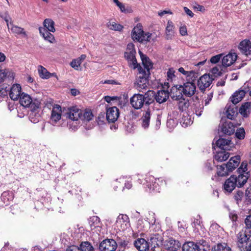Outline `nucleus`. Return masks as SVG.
Here are the masks:
<instances>
[{
  "instance_id": "nucleus-1",
  "label": "nucleus",
  "mask_w": 251,
  "mask_h": 251,
  "mask_svg": "<svg viewBox=\"0 0 251 251\" xmlns=\"http://www.w3.org/2000/svg\"><path fill=\"white\" fill-rule=\"evenodd\" d=\"M134 68H137L139 71L138 76L135 84L139 91L147 87L148 78L150 75V70L152 68L153 64H133Z\"/></svg>"
},
{
  "instance_id": "nucleus-2",
  "label": "nucleus",
  "mask_w": 251,
  "mask_h": 251,
  "mask_svg": "<svg viewBox=\"0 0 251 251\" xmlns=\"http://www.w3.org/2000/svg\"><path fill=\"white\" fill-rule=\"evenodd\" d=\"M54 22L51 19H46L43 22L44 27H39V30L41 36L45 40L50 43H55L54 36L50 32H54L55 28Z\"/></svg>"
},
{
  "instance_id": "nucleus-3",
  "label": "nucleus",
  "mask_w": 251,
  "mask_h": 251,
  "mask_svg": "<svg viewBox=\"0 0 251 251\" xmlns=\"http://www.w3.org/2000/svg\"><path fill=\"white\" fill-rule=\"evenodd\" d=\"M152 34L150 32H145L142 28V25L138 23L133 28L131 31V38L134 41L141 43H146L151 40Z\"/></svg>"
},
{
  "instance_id": "nucleus-4",
  "label": "nucleus",
  "mask_w": 251,
  "mask_h": 251,
  "mask_svg": "<svg viewBox=\"0 0 251 251\" xmlns=\"http://www.w3.org/2000/svg\"><path fill=\"white\" fill-rule=\"evenodd\" d=\"M46 105L49 108H50L51 106L52 107L50 119V123L52 125H55L61 118V107L58 104H54L52 99L47 100Z\"/></svg>"
},
{
  "instance_id": "nucleus-5",
  "label": "nucleus",
  "mask_w": 251,
  "mask_h": 251,
  "mask_svg": "<svg viewBox=\"0 0 251 251\" xmlns=\"http://www.w3.org/2000/svg\"><path fill=\"white\" fill-rule=\"evenodd\" d=\"M82 111L76 107H73L69 109L67 113V117L69 118V121L67 122L68 126L70 128L73 130H75L77 127L76 121L79 119H81Z\"/></svg>"
},
{
  "instance_id": "nucleus-6",
  "label": "nucleus",
  "mask_w": 251,
  "mask_h": 251,
  "mask_svg": "<svg viewBox=\"0 0 251 251\" xmlns=\"http://www.w3.org/2000/svg\"><path fill=\"white\" fill-rule=\"evenodd\" d=\"M19 102L21 105L25 107H30L33 110L39 108L41 100L39 99L33 100L30 95L22 93L19 98Z\"/></svg>"
},
{
  "instance_id": "nucleus-7",
  "label": "nucleus",
  "mask_w": 251,
  "mask_h": 251,
  "mask_svg": "<svg viewBox=\"0 0 251 251\" xmlns=\"http://www.w3.org/2000/svg\"><path fill=\"white\" fill-rule=\"evenodd\" d=\"M251 236V233L247 229L240 231L237 235L239 247L243 249L246 248V246H248L250 242L249 240Z\"/></svg>"
},
{
  "instance_id": "nucleus-8",
  "label": "nucleus",
  "mask_w": 251,
  "mask_h": 251,
  "mask_svg": "<svg viewBox=\"0 0 251 251\" xmlns=\"http://www.w3.org/2000/svg\"><path fill=\"white\" fill-rule=\"evenodd\" d=\"M116 227L119 230L124 231L130 226L129 219L126 214H120L117 218L115 223Z\"/></svg>"
},
{
  "instance_id": "nucleus-9",
  "label": "nucleus",
  "mask_w": 251,
  "mask_h": 251,
  "mask_svg": "<svg viewBox=\"0 0 251 251\" xmlns=\"http://www.w3.org/2000/svg\"><path fill=\"white\" fill-rule=\"evenodd\" d=\"M146 179L147 182L149 183L148 184V186L150 190H151L156 192H159L160 187L159 182L160 183L161 185H162L163 184H166L165 181H163L162 179L160 180L159 178H155L153 176H150Z\"/></svg>"
},
{
  "instance_id": "nucleus-10",
  "label": "nucleus",
  "mask_w": 251,
  "mask_h": 251,
  "mask_svg": "<svg viewBox=\"0 0 251 251\" xmlns=\"http://www.w3.org/2000/svg\"><path fill=\"white\" fill-rule=\"evenodd\" d=\"M146 100L144 99L143 95L140 94H135L130 99V102L131 106L135 109H140L145 104Z\"/></svg>"
},
{
  "instance_id": "nucleus-11",
  "label": "nucleus",
  "mask_w": 251,
  "mask_h": 251,
  "mask_svg": "<svg viewBox=\"0 0 251 251\" xmlns=\"http://www.w3.org/2000/svg\"><path fill=\"white\" fill-rule=\"evenodd\" d=\"M136 53L134 45L130 43L127 45L125 57L129 63H137L135 58Z\"/></svg>"
},
{
  "instance_id": "nucleus-12",
  "label": "nucleus",
  "mask_w": 251,
  "mask_h": 251,
  "mask_svg": "<svg viewBox=\"0 0 251 251\" xmlns=\"http://www.w3.org/2000/svg\"><path fill=\"white\" fill-rule=\"evenodd\" d=\"M213 80L214 78L209 74H204L198 80V86L201 91H204L210 85Z\"/></svg>"
},
{
  "instance_id": "nucleus-13",
  "label": "nucleus",
  "mask_w": 251,
  "mask_h": 251,
  "mask_svg": "<svg viewBox=\"0 0 251 251\" xmlns=\"http://www.w3.org/2000/svg\"><path fill=\"white\" fill-rule=\"evenodd\" d=\"M117 247L116 241L113 239H105L100 244V251H114Z\"/></svg>"
},
{
  "instance_id": "nucleus-14",
  "label": "nucleus",
  "mask_w": 251,
  "mask_h": 251,
  "mask_svg": "<svg viewBox=\"0 0 251 251\" xmlns=\"http://www.w3.org/2000/svg\"><path fill=\"white\" fill-rule=\"evenodd\" d=\"M183 94L186 97H191L193 96L196 91V86L195 83L187 81L183 85H180Z\"/></svg>"
},
{
  "instance_id": "nucleus-15",
  "label": "nucleus",
  "mask_w": 251,
  "mask_h": 251,
  "mask_svg": "<svg viewBox=\"0 0 251 251\" xmlns=\"http://www.w3.org/2000/svg\"><path fill=\"white\" fill-rule=\"evenodd\" d=\"M239 49L248 58L247 61L251 60V42L249 40L241 41L238 46Z\"/></svg>"
},
{
  "instance_id": "nucleus-16",
  "label": "nucleus",
  "mask_w": 251,
  "mask_h": 251,
  "mask_svg": "<svg viewBox=\"0 0 251 251\" xmlns=\"http://www.w3.org/2000/svg\"><path fill=\"white\" fill-rule=\"evenodd\" d=\"M236 180V176L232 175L225 181L223 186L225 192L230 193L233 191L236 187L237 186Z\"/></svg>"
},
{
  "instance_id": "nucleus-17",
  "label": "nucleus",
  "mask_w": 251,
  "mask_h": 251,
  "mask_svg": "<svg viewBox=\"0 0 251 251\" xmlns=\"http://www.w3.org/2000/svg\"><path fill=\"white\" fill-rule=\"evenodd\" d=\"M8 94L11 100H18L22 94V88L20 84H14L11 87L9 86Z\"/></svg>"
},
{
  "instance_id": "nucleus-18",
  "label": "nucleus",
  "mask_w": 251,
  "mask_h": 251,
  "mask_svg": "<svg viewBox=\"0 0 251 251\" xmlns=\"http://www.w3.org/2000/svg\"><path fill=\"white\" fill-rule=\"evenodd\" d=\"M225 110L226 117L231 120H234L238 114L237 107L233 103L227 104Z\"/></svg>"
},
{
  "instance_id": "nucleus-19",
  "label": "nucleus",
  "mask_w": 251,
  "mask_h": 251,
  "mask_svg": "<svg viewBox=\"0 0 251 251\" xmlns=\"http://www.w3.org/2000/svg\"><path fill=\"white\" fill-rule=\"evenodd\" d=\"M119 115V109L116 106H113L107 108L106 117L108 122H115L117 121Z\"/></svg>"
},
{
  "instance_id": "nucleus-20",
  "label": "nucleus",
  "mask_w": 251,
  "mask_h": 251,
  "mask_svg": "<svg viewBox=\"0 0 251 251\" xmlns=\"http://www.w3.org/2000/svg\"><path fill=\"white\" fill-rule=\"evenodd\" d=\"M171 98L173 100H178L183 98V92L182 88L180 85H174L171 89L170 93L169 94Z\"/></svg>"
},
{
  "instance_id": "nucleus-21",
  "label": "nucleus",
  "mask_w": 251,
  "mask_h": 251,
  "mask_svg": "<svg viewBox=\"0 0 251 251\" xmlns=\"http://www.w3.org/2000/svg\"><path fill=\"white\" fill-rule=\"evenodd\" d=\"M240 124H235L231 122H226L224 123L221 126L222 132L228 135L233 134L235 131V127Z\"/></svg>"
},
{
  "instance_id": "nucleus-22",
  "label": "nucleus",
  "mask_w": 251,
  "mask_h": 251,
  "mask_svg": "<svg viewBox=\"0 0 251 251\" xmlns=\"http://www.w3.org/2000/svg\"><path fill=\"white\" fill-rule=\"evenodd\" d=\"M169 95V93L168 90H159L158 91L156 94H155V99L157 102L162 103L167 100Z\"/></svg>"
},
{
  "instance_id": "nucleus-23",
  "label": "nucleus",
  "mask_w": 251,
  "mask_h": 251,
  "mask_svg": "<svg viewBox=\"0 0 251 251\" xmlns=\"http://www.w3.org/2000/svg\"><path fill=\"white\" fill-rule=\"evenodd\" d=\"M240 162V156L236 155L231 157L226 165L227 169L231 172L239 166Z\"/></svg>"
},
{
  "instance_id": "nucleus-24",
  "label": "nucleus",
  "mask_w": 251,
  "mask_h": 251,
  "mask_svg": "<svg viewBox=\"0 0 251 251\" xmlns=\"http://www.w3.org/2000/svg\"><path fill=\"white\" fill-rule=\"evenodd\" d=\"M246 93V91L244 90L240 89L236 91L230 98L231 101L236 105L243 99Z\"/></svg>"
},
{
  "instance_id": "nucleus-25",
  "label": "nucleus",
  "mask_w": 251,
  "mask_h": 251,
  "mask_svg": "<svg viewBox=\"0 0 251 251\" xmlns=\"http://www.w3.org/2000/svg\"><path fill=\"white\" fill-rule=\"evenodd\" d=\"M238 58L237 53L234 50H231L227 54L223 57L221 63H235Z\"/></svg>"
},
{
  "instance_id": "nucleus-26",
  "label": "nucleus",
  "mask_w": 251,
  "mask_h": 251,
  "mask_svg": "<svg viewBox=\"0 0 251 251\" xmlns=\"http://www.w3.org/2000/svg\"><path fill=\"white\" fill-rule=\"evenodd\" d=\"M239 112L243 117H249L251 112V102L243 103L239 109Z\"/></svg>"
},
{
  "instance_id": "nucleus-27",
  "label": "nucleus",
  "mask_w": 251,
  "mask_h": 251,
  "mask_svg": "<svg viewBox=\"0 0 251 251\" xmlns=\"http://www.w3.org/2000/svg\"><path fill=\"white\" fill-rule=\"evenodd\" d=\"M134 244L139 251H148L149 249L148 242L143 238L138 239L135 241Z\"/></svg>"
},
{
  "instance_id": "nucleus-28",
  "label": "nucleus",
  "mask_w": 251,
  "mask_h": 251,
  "mask_svg": "<svg viewBox=\"0 0 251 251\" xmlns=\"http://www.w3.org/2000/svg\"><path fill=\"white\" fill-rule=\"evenodd\" d=\"M166 39L171 40L175 35V25L173 23L169 20L167 22L165 30Z\"/></svg>"
},
{
  "instance_id": "nucleus-29",
  "label": "nucleus",
  "mask_w": 251,
  "mask_h": 251,
  "mask_svg": "<svg viewBox=\"0 0 251 251\" xmlns=\"http://www.w3.org/2000/svg\"><path fill=\"white\" fill-rule=\"evenodd\" d=\"M231 140L228 139L219 138L216 141V146L222 150H229Z\"/></svg>"
},
{
  "instance_id": "nucleus-30",
  "label": "nucleus",
  "mask_w": 251,
  "mask_h": 251,
  "mask_svg": "<svg viewBox=\"0 0 251 251\" xmlns=\"http://www.w3.org/2000/svg\"><path fill=\"white\" fill-rule=\"evenodd\" d=\"M8 30L11 33L17 34L21 35L23 37H26L27 34L23 28H22L17 25H15L12 24L8 27Z\"/></svg>"
},
{
  "instance_id": "nucleus-31",
  "label": "nucleus",
  "mask_w": 251,
  "mask_h": 251,
  "mask_svg": "<svg viewBox=\"0 0 251 251\" xmlns=\"http://www.w3.org/2000/svg\"><path fill=\"white\" fill-rule=\"evenodd\" d=\"M151 110L149 108L145 112L143 113L142 121V126L144 128H147L149 126L150 122L151 119Z\"/></svg>"
},
{
  "instance_id": "nucleus-32",
  "label": "nucleus",
  "mask_w": 251,
  "mask_h": 251,
  "mask_svg": "<svg viewBox=\"0 0 251 251\" xmlns=\"http://www.w3.org/2000/svg\"><path fill=\"white\" fill-rule=\"evenodd\" d=\"M229 157V153L225 150H221L214 156V159L218 162H222L226 160Z\"/></svg>"
},
{
  "instance_id": "nucleus-33",
  "label": "nucleus",
  "mask_w": 251,
  "mask_h": 251,
  "mask_svg": "<svg viewBox=\"0 0 251 251\" xmlns=\"http://www.w3.org/2000/svg\"><path fill=\"white\" fill-rule=\"evenodd\" d=\"M249 177L248 173L240 174L238 176H236V184L238 187H242L246 182Z\"/></svg>"
},
{
  "instance_id": "nucleus-34",
  "label": "nucleus",
  "mask_w": 251,
  "mask_h": 251,
  "mask_svg": "<svg viewBox=\"0 0 251 251\" xmlns=\"http://www.w3.org/2000/svg\"><path fill=\"white\" fill-rule=\"evenodd\" d=\"M177 101V105L179 110L182 112L186 111L190 106L189 100L188 99L182 98Z\"/></svg>"
},
{
  "instance_id": "nucleus-35",
  "label": "nucleus",
  "mask_w": 251,
  "mask_h": 251,
  "mask_svg": "<svg viewBox=\"0 0 251 251\" xmlns=\"http://www.w3.org/2000/svg\"><path fill=\"white\" fill-rule=\"evenodd\" d=\"M183 251H199V247L193 242H188L183 244Z\"/></svg>"
},
{
  "instance_id": "nucleus-36",
  "label": "nucleus",
  "mask_w": 251,
  "mask_h": 251,
  "mask_svg": "<svg viewBox=\"0 0 251 251\" xmlns=\"http://www.w3.org/2000/svg\"><path fill=\"white\" fill-rule=\"evenodd\" d=\"M155 94L154 91L149 90L144 95H143L144 99L146 100L145 105H149L152 101H153L155 98Z\"/></svg>"
},
{
  "instance_id": "nucleus-37",
  "label": "nucleus",
  "mask_w": 251,
  "mask_h": 251,
  "mask_svg": "<svg viewBox=\"0 0 251 251\" xmlns=\"http://www.w3.org/2000/svg\"><path fill=\"white\" fill-rule=\"evenodd\" d=\"M168 250L171 251H176L181 247V244L178 241L171 239L167 244Z\"/></svg>"
},
{
  "instance_id": "nucleus-38",
  "label": "nucleus",
  "mask_w": 251,
  "mask_h": 251,
  "mask_svg": "<svg viewBox=\"0 0 251 251\" xmlns=\"http://www.w3.org/2000/svg\"><path fill=\"white\" fill-rule=\"evenodd\" d=\"M38 73L39 76L44 79H48L51 76L55 75L54 73L51 74L47 70L42 66H39L38 68Z\"/></svg>"
},
{
  "instance_id": "nucleus-39",
  "label": "nucleus",
  "mask_w": 251,
  "mask_h": 251,
  "mask_svg": "<svg viewBox=\"0 0 251 251\" xmlns=\"http://www.w3.org/2000/svg\"><path fill=\"white\" fill-rule=\"evenodd\" d=\"M229 172H230V171L227 169L226 165L223 164L222 165L217 166V175L218 176L223 177L227 176Z\"/></svg>"
},
{
  "instance_id": "nucleus-40",
  "label": "nucleus",
  "mask_w": 251,
  "mask_h": 251,
  "mask_svg": "<svg viewBox=\"0 0 251 251\" xmlns=\"http://www.w3.org/2000/svg\"><path fill=\"white\" fill-rule=\"evenodd\" d=\"M40 114L36 112L35 110L32 109L29 115V119L33 123H37L41 120Z\"/></svg>"
},
{
  "instance_id": "nucleus-41",
  "label": "nucleus",
  "mask_w": 251,
  "mask_h": 251,
  "mask_svg": "<svg viewBox=\"0 0 251 251\" xmlns=\"http://www.w3.org/2000/svg\"><path fill=\"white\" fill-rule=\"evenodd\" d=\"M89 224L91 227V229H93L96 227H100V219L98 216L91 217L89 221Z\"/></svg>"
},
{
  "instance_id": "nucleus-42",
  "label": "nucleus",
  "mask_w": 251,
  "mask_h": 251,
  "mask_svg": "<svg viewBox=\"0 0 251 251\" xmlns=\"http://www.w3.org/2000/svg\"><path fill=\"white\" fill-rule=\"evenodd\" d=\"M198 77V73L193 70L189 71L188 74L186 75L187 81L193 82L194 83Z\"/></svg>"
},
{
  "instance_id": "nucleus-43",
  "label": "nucleus",
  "mask_w": 251,
  "mask_h": 251,
  "mask_svg": "<svg viewBox=\"0 0 251 251\" xmlns=\"http://www.w3.org/2000/svg\"><path fill=\"white\" fill-rule=\"evenodd\" d=\"M9 86L6 84H3L0 88V99L7 96L9 90ZM1 100H0V101Z\"/></svg>"
},
{
  "instance_id": "nucleus-44",
  "label": "nucleus",
  "mask_w": 251,
  "mask_h": 251,
  "mask_svg": "<svg viewBox=\"0 0 251 251\" xmlns=\"http://www.w3.org/2000/svg\"><path fill=\"white\" fill-rule=\"evenodd\" d=\"M81 251H94V248L88 242L82 243L79 247Z\"/></svg>"
},
{
  "instance_id": "nucleus-45",
  "label": "nucleus",
  "mask_w": 251,
  "mask_h": 251,
  "mask_svg": "<svg viewBox=\"0 0 251 251\" xmlns=\"http://www.w3.org/2000/svg\"><path fill=\"white\" fill-rule=\"evenodd\" d=\"M213 251H231V250L226 244L221 243L214 247Z\"/></svg>"
},
{
  "instance_id": "nucleus-46",
  "label": "nucleus",
  "mask_w": 251,
  "mask_h": 251,
  "mask_svg": "<svg viewBox=\"0 0 251 251\" xmlns=\"http://www.w3.org/2000/svg\"><path fill=\"white\" fill-rule=\"evenodd\" d=\"M107 26L110 29L114 30L117 31H121L122 30L123 26L114 22H109Z\"/></svg>"
},
{
  "instance_id": "nucleus-47",
  "label": "nucleus",
  "mask_w": 251,
  "mask_h": 251,
  "mask_svg": "<svg viewBox=\"0 0 251 251\" xmlns=\"http://www.w3.org/2000/svg\"><path fill=\"white\" fill-rule=\"evenodd\" d=\"M203 105L202 104H200L199 103H197L195 104L194 106V111L195 113L197 116L200 117L203 111Z\"/></svg>"
},
{
  "instance_id": "nucleus-48",
  "label": "nucleus",
  "mask_w": 251,
  "mask_h": 251,
  "mask_svg": "<svg viewBox=\"0 0 251 251\" xmlns=\"http://www.w3.org/2000/svg\"><path fill=\"white\" fill-rule=\"evenodd\" d=\"M175 71L173 68H170L168 70L167 75V80L169 82H173L175 79L176 75H175Z\"/></svg>"
},
{
  "instance_id": "nucleus-49",
  "label": "nucleus",
  "mask_w": 251,
  "mask_h": 251,
  "mask_svg": "<svg viewBox=\"0 0 251 251\" xmlns=\"http://www.w3.org/2000/svg\"><path fill=\"white\" fill-rule=\"evenodd\" d=\"M235 136L239 140L244 139L245 136V131L243 128H239L237 129L235 132Z\"/></svg>"
},
{
  "instance_id": "nucleus-50",
  "label": "nucleus",
  "mask_w": 251,
  "mask_h": 251,
  "mask_svg": "<svg viewBox=\"0 0 251 251\" xmlns=\"http://www.w3.org/2000/svg\"><path fill=\"white\" fill-rule=\"evenodd\" d=\"M81 117L82 120L89 121L92 119L93 115L91 111H86L83 113V116L82 115H81Z\"/></svg>"
},
{
  "instance_id": "nucleus-51",
  "label": "nucleus",
  "mask_w": 251,
  "mask_h": 251,
  "mask_svg": "<svg viewBox=\"0 0 251 251\" xmlns=\"http://www.w3.org/2000/svg\"><path fill=\"white\" fill-rule=\"evenodd\" d=\"M211 73L212 75H210V76H212L214 78L216 77L221 76L222 74V73L219 70V68L218 67L213 68L211 71Z\"/></svg>"
},
{
  "instance_id": "nucleus-52",
  "label": "nucleus",
  "mask_w": 251,
  "mask_h": 251,
  "mask_svg": "<svg viewBox=\"0 0 251 251\" xmlns=\"http://www.w3.org/2000/svg\"><path fill=\"white\" fill-rule=\"evenodd\" d=\"M244 197V193L241 191H238L234 195V199L237 203H239Z\"/></svg>"
},
{
  "instance_id": "nucleus-53",
  "label": "nucleus",
  "mask_w": 251,
  "mask_h": 251,
  "mask_svg": "<svg viewBox=\"0 0 251 251\" xmlns=\"http://www.w3.org/2000/svg\"><path fill=\"white\" fill-rule=\"evenodd\" d=\"M245 198L246 201L248 202H250L251 201V186H249L245 191Z\"/></svg>"
},
{
  "instance_id": "nucleus-54",
  "label": "nucleus",
  "mask_w": 251,
  "mask_h": 251,
  "mask_svg": "<svg viewBox=\"0 0 251 251\" xmlns=\"http://www.w3.org/2000/svg\"><path fill=\"white\" fill-rule=\"evenodd\" d=\"M0 16L6 22L7 27L13 24L11 18L7 14L5 13L4 15H1Z\"/></svg>"
},
{
  "instance_id": "nucleus-55",
  "label": "nucleus",
  "mask_w": 251,
  "mask_h": 251,
  "mask_svg": "<svg viewBox=\"0 0 251 251\" xmlns=\"http://www.w3.org/2000/svg\"><path fill=\"white\" fill-rule=\"evenodd\" d=\"M223 55V54L221 53L212 56L210 59V63H219Z\"/></svg>"
},
{
  "instance_id": "nucleus-56",
  "label": "nucleus",
  "mask_w": 251,
  "mask_h": 251,
  "mask_svg": "<svg viewBox=\"0 0 251 251\" xmlns=\"http://www.w3.org/2000/svg\"><path fill=\"white\" fill-rule=\"evenodd\" d=\"M142 60V63H151L150 58L145 54L143 53L141 51H139Z\"/></svg>"
},
{
  "instance_id": "nucleus-57",
  "label": "nucleus",
  "mask_w": 251,
  "mask_h": 251,
  "mask_svg": "<svg viewBox=\"0 0 251 251\" xmlns=\"http://www.w3.org/2000/svg\"><path fill=\"white\" fill-rule=\"evenodd\" d=\"M86 57V55L82 54L80 57L73 59L71 63H81L85 60Z\"/></svg>"
},
{
  "instance_id": "nucleus-58",
  "label": "nucleus",
  "mask_w": 251,
  "mask_h": 251,
  "mask_svg": "<svg viewBox=\"0 0 251 251\" xmlns=\"http://www.w3.org/2000/svg\"><path fill=\"white\" fill-rule=\"evenodd\" d=\"M246 226L249 229H251V215L248 216L245 220Z\"/></svg>"
},
{
  "instance_id": "nucleus-59",
  "label": "nucleus",
  "mask_w": 251,
  "mask_h": 251,
  "mask_svg": "<svg viewBox=\"0 0 251 251\" xmlns=\"http://www.w3.org/2000/svg\"><path fill=\"white\" fill-rule=\"evenodd\" d=\"M240 172L246 173L247 171V163L246 162H242L240 168L238 169Z\"/></svg>"
},
{
  "instance_id": "nucleus-60",
  "label": "nucleus",
  "mask_w": 251,
  "mask_h": 251,
  "mask_svg": "<svg viewBox=\"0 0 251 251\" xmlns=\"http://www.w3.org/2000/svg\"><path fill=\"white\" fill-rule=\"evenodd\" d=\"M179 33L182 36H186L187 35V29L185 25H183L180 27Z\"/></svg>"
},
{
  "instance_id": "nucleus-61",
  "label": "nucleus",
  "mask_w": 251,
  "mask_h": 251,
  "mask_svg": "<svg viewBox=\"0 0 251 251\" xmlns=\"http://www.w3.org/2000/svg\"><path fill=\"white\" fill-rule=\"evenodd\" d=\"M167 125L168 127L173 128L176 126V123L173 119L170 118L167 120Z\"/></svg>"
},
{
  "instance_id": "nucleus-62",
  "label": "nucleus",
  "mask_w": 251,
  "mask_h": 251,
  "mask_svg": "<svg viewBox=\"0 0 251 251\" xmlns=\"http://www.w3.org/2000/svg\"><path fill=\"white\" fill-rule=\"evenodd\" d=\"M113 2L116 4L117 6L120 9L121 11L123 12L125 10L124 5L120 2L118 0H112Z\"/></svg>"
},
{
  "instance_id": "nucleus-63",
  "label": "nucleus",
  "mask_w": 251,
  "mask_h": 251,
  "mask_svg": "<svg viewBox=\"0 0 251 251\" xmlns=\"http://www.w3.org/2000/svg\"><path fill=\"white\" fill-rule=\"evenodd\" d=\"M71 66L77 71H81L82 69V66L81 65V64H70Z\"/></svg>"
},
{
  "instance_id": "nucleus-64",
  "label": "nucleus",
  "mask_w": 251,
  "mask_h": 251,
  "mask_svg": "<svg viewBox=\"0 0 251 251\" xmlns=\"http://www.w3.org/2000/svg\"><path fill=\"white\" fill-rule=\"evenodd\" d=\"M66 251H81L79 248L76 246H71L69 247Z\"/></svg>"
}]
</instances>
